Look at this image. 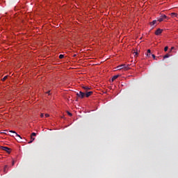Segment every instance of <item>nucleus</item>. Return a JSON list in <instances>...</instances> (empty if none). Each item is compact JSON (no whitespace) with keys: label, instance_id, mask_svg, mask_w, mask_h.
<instances>
[{"label":"nucleus","instance_id":"nucleus-2","mask_svg":"<svg viewBox=\"0 0 178 178\" xmlns=\"http://www.w3.org/2000/svg\"><path fill=\"white\" fill-rule=\"evenodd\" d=\"M10 133H13L14 134H15V137L17 138L16 140H17V141H18V143H23V140H22V136H20V135L17 134V133H16V131H10Z\"/></svg>","mask_w":178,"mask_h":178},{"label":"nucleus","instance_id":"nucleus-25","mask_svg":"<svg viewBox=\"0 0 178 178\" xmlns=\"http://www.w3.org/2000/svg\"><path fill=\"white\" fill-rule=\"evenodd\" d=\"M13 165H15V161H13V163H12L13 166Z\"/></svg>","mask_w":178,"mask_h":178},{"label":"nucleus","instance_id":"nucleus-3","mask_svg":"<svg viewBox=\"0 0 178 178\" xmlns=\"http://www.w3.org/2000/svg\"><path fill=\"white\" fill-rule=\"evenodd\" d=\"M1 149L6 151V152H8V154H10V149L8 147L1 146Z\"/></svg>","mask_w":178,"mask_h":178},{"label":"nucleus","instance_id":"nucleus-20","mask_svg":"<svg viewBox=\"0 0 178 178\" xmlns=\"http://www.w3.org/2000/svg\"><path fill=\"white\" fill-rule=\"evenodd\" d=\"M67 115H69V116H72V114L69 111H67Z\"/></svg>","mask_w":178,"mask_h":178},{"label":"nucleus","instance_id":"nucleus-9","mask_svg":"<svg viewBox=\"0 0 178 178\" xmlns=\"http://www.w3.org/2000/svg\"><path fill=\"white\" fill-rule=\"evenodd\" d=\"M118 77H119V75H115L112 77L111 79V81H115V80H116V79H118Z\"/></svg>","mask_w":178,"mask_h":178},{"label":"nucleus","instance_id":"nucleus-28","mask_svg":"<svg viewBox=\"0 0 178 178\" xmlns=\"http://www.w3.org/2000/svg\"><path fill=\"white\" fill-rule=\"evenodd\" d=\"M74 56H76V54H74Z\"/></svg>","mask_w":178,"mask_h":178},{"label":"nucleus","instance_id":"nucleus-23","mask_svg":"<svg viewBox=\"0 0 178 178\" xmlns=\"http://www.w3.org/2000/svg\"><path fill=\"white\" fill-rule=\"evenodd\" d=\"M40 117H41V118H44V113H41V114H40Z\"/></svg>","mask_w":178,"mask_h":178},{"label":"nucleus","instance_id":"nucleus-8","mask_svg":"<svg viewBox=\"0 0 178 178\" xmlns=\"http://www.w3.org/2000/svg\"><path fill=\"white\" fill-rule=\"evenodd\" d=\"M82 88L84 90L85 92H87L88 90H91V88L88 86H82Z\"/></svg>","mask_w":178,"mask_h":178},{"label":"nucleus","instance_id":"nucleus-15","mask_svg":"<svg viewBox=\"0 0 178 178\" xmlns=\"http://www.w3.org/2000/svg\"><path fill=\"white\" fill-rule=\"evenodd\" d=\"M170 55L169 54H165L164 56H163V59H166L167 58H169Z\"/></svg>","mask_w":178,"mask_h":178},{"label":"nucleus","instance_id":"nucleus-12","mask_svg":"<svg viewBox=\"0 0 178 178\" xmlns=\"http://www.w3.org/2000/svg\"><path fill=\"white\" fill-rule=\"evenodd\" d=\"M34 140H35V138H33V136H31V140L29 142V144H31Z\"/></svg>","mask_w":178,"mask_h":178},{"label":"nucleus","instance_id":"nucleus-13","mask_svg":"<svg viewBox=\"0 0 178 178\" xmlns=\"http://www.w3.org/2000/svg\"><path fill=\"white\" fill-rule=\"evenodd\" d=\"M147 56H151V49L147 50Z\"/></svg>","mask_w":178,"mask_h":178},{"label":"nucleus","instance_id":"nucleus-4","mask_svg":"<svg viewBox=\"0 0 178 178\" xmlns=\"http://www.w3.org/2000/svg\"><path fill=\"white\" fill-rule=\"evenodd\" d=\"M76 95L79 98H84V97H86V92L80 91L79 93H76Z\"/></svg>","mask_w":178,"mask_h":178},{"label":"nucleus","instance_id":"nucleus-10","mask_svg":"<svg viewBox=\"0 0 178 178\" xmlns=\"http://www.w3.org/2000/svg\"><path fill=\"white\" fill-rule=\"evenodd\" d=\"M156 20H153L152 22H150V26H155L156 24Z\"/></svg>","mask_w":178,"mask_h":178},{"label":"nucleus","instance_id":"nucleus-27","mask_svg":"<svg viewBox=\"0 0 178 178\" xmlns=\"http://www.w3.org/2000/svg\"><path fill=\"white\" fill-rule=\"evenodd\" d=\"M172 49H175V47H172L171 48V50H172Z\"/></svg>","mask_w":178,"mask_h":178},{"label":"nucleus","instance_id":"nucleus-24","mask_svg":"<svg viewBox=\"0 0 178 178\" xmlns=\"http://www.w3.org/2000/svg\"><path fill=\"white\" fill-rule=\"evenodd\" d=\"M152 58L155 59V54L152 55Z\"/></svg>","mask_w":178,"mask_h":178},{"label":"nucleus","instance_id":"nucleus-21","mask_svg":"<svg viewBox=\"0 0 178 178\" xmlns=\"http://www.w3.org/2000/svg\"><path fill=\"white\" fill-rule=\"evenodd\" d=\"M44 116L45 118H49V114H45Z\"/></svg>","mask_w":178,"mask_h":178},{"label":"nucleus","instance_id":"nucleus-17","mask_svg":"<svg viewBox=\"0 0 178 178\" xmlns=\"http://www.w3.org/2000/svg\"><path fill=\"white\" fill-rule=\"evenodd\" d=\"M6 79H8V76H5L2 79L3 81H5V80H6Z\"/></svg>","mask_w":178,"mask_h":178},{"label":"nucleus","instance_id":"nucleus-14","mask_svg":"<svg viewBox=\"0 0 178 178\" xmlns=\"http://www.w3.org/2000/svg\"><path fill=\"white\" fill-rule=\"evenodd\" d=\"M65 58V56L63 54H60L59 58L60 59H63Z\"/></svg>","mask_w":178,"mask_h":178},{"label":"nucleus","instance_id":"nucleus-7","mask_svg":"<svg viewBox=\"0 0 178 178\" xmlns=\"http://www.w3.org/2000/svg\"><path fill=\"white\" fill-rule=\"evenodd\" d=\"M85 96L86 97V98H88V97H90V95H92V91H90V92H85Z\"/></svg>","mask_w":178,"mask_h":178},{"label":"nucleus","instance_id":"nucleus-16","mask_svg":"<svg viewBox=\"0 0 178 178\" xmlns=\"http://www.w3.org/2000/svg\"><path fill=\"white\" fill-rule=\"evenodd\" d=\"M35 136H37V134H35V133L33 132V133L31 134V137H33H33H35Z\"/></svg>","mask_w":178,"mask_h":178},{"label":"nucleus","instance_id":"nucleus-22","mask_svg":"<svg viewBox=\"0 0 178 178\" xmlns=\"http://www.w3.org/2000/svg\"><path fill=\"white\" fill-rule=\"evenodd\" d=\"M134 54H135V55H134V56H137V54H138V52L136 51H135Z\"/></svg>","mask_w":178,"mask_h":178},{"label":"nucleus","instance_id":"nucleus-19","mask_svg":"<svg viewBox=\"0 0 178 178\" xmlns=\"http://www.w3.org/2000/svg\"><path fill=\"white\" fill-rule=\"evenodd\" d=\"M168 46H166V47L164 48L165 52H166V51H168Z\"/></svg>","mask_w":178,"mask_h":178},{"label":"nucleus","instance_id":"nucleus-5","mask_svg":"<svg viewBox=\"0 0 178 178\" xmlns=\"http://www.w3.org/2000/svg\"><path fill=\"white\" fill-rule=\"evenodd\" d=\"M165 19H168V16L163 15L157 20H158V22H163V20H165Z\"/></svg>","mask_w":178,"mask_h":178},{"label":"nucleus","instance_id":"nucleus-18","mask_svg":"<svg viewBox=\"0 0 178 178\" xmlns=\"http://www.w3.org/2000/svg\"><path fill=\"white\" fill-rule=\"evenodd\" d=\"M176 13H171V16H172V17H175V16H176Z\"/></svg>","mask_w":178,"mask_h":178},{"label":"nucleus","instance_id":"nucleus-1","mask_svg":"<svg viewBox=\"0 0 178 178\" xmlns=\"http://www.w3.org/2000/svg\"><path fill=\"white\" fill-rule=\"evenodd\" d=\"M118 70H122V69H124V70H129L130 67L128 65H126V64L121 65L117 67Z\"/></svg>","mask_w":178,"mask_h":178},{"label":"nucleus","instance_id":"nucleus-26","mask_svg":"<svg viewBox=\"0 0 178 178\" xmlns=\"http://www.w3.org/2000/svg\"><path fill=\"white\" fill-rule=\"evenodd\" d=\"M49 92H51V91H50V90H49V91L47 92V94H49Z\"/></svg>","mask_w":178,"mask_h":178},{"label":"nucleus","instance_id":"nucleus-6","mask_svg":"<svg viewBox=\"0 0 178 178\" xmlns=\"http://www.w3.org/2000/svg\"><path fill=\"white\" fill-rule=\"evenodd\" d=\"M162 31H163V30L161 29H158L156 32H155V35H160V34H162Z\"/></svg>","mask_w":178,"mask_h":178},{"label":"nucleus","instance_id":"nucleus-11","mask_svg":"<svg viewBox=\"0 0 178 178\" xmlns=\"http://www.w3.org/2000/svg\"><path fill=\"white\" fill-rule=\"evenodd\" d=\"M3 172L8 173V165H5L3 168Z\"/></svg>","mask_w":178,"mask_h":178}]
</instances>
